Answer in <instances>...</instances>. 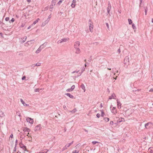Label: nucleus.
Listing matches in <instances>:
<instances>
[{
	"label": "nucleus",
	"mask_w": 153,
	"mask_h": 153,
	"mask_svg": "<svg viewBox=\"0 0 153 153\" xmlns=\"http://www.w3.org/2000/svg\"><path fill=\"white\" fill-rule=\"evenodd\" d=\"M152 22L153 23V19H152Z\"/></svg>",
	"instance_id": "nucleus-64"
},
{
	"label": "nucleus",
	"mask_w": 153,
	"mask_h": 153,
	"mask_svg": "<svg viewBox=\"0 0 153 153\" xmlns=\"http://www.w3.org/2000/svg\"><path fill=\"white\" fill-rule=\"evenodd\" d=\"M111 112L114 114H115L117 112L116 107H113L111 109Z\"/></svg>",
	"instance_id": "nucleus-14"
},
{
	"label": "nucleus",
	"mask_w": 153,
	"mask_h": 153,
	"mask_svg": "<svg viewBox=\"0 0 153 153\" xmlns=\"http://www.w3.org/2000/svg\"><path fill=\"white\" fill-rule=\"evenodd\" d=\"M104 114V112L102 110V111H101V116L102 117H103Z\"/></svg>",
	"instance_id": "nucleus-43"
},
{
	"label": "nucleus",
	"mask_w": 153,
	"mask_h": 153,
	"mask_svg": "<svg viewBox=\"0 0 153 153\" xmlns=\"http://www.w3.org/2000/svg\"><path fill=\"white\" fill-rule=\"evenodd\" d=\"M25 77H26L25 76H23L22 78V80H23L25 79Z\"/></svg>",
	"instance_id": "nucleus-50"
},
{
	"label": "nucleus",
	"mask_w": 153,
	"mask_h": 153,
	"mask_svg": "<svg viewBox=\"0 0 153 153\" xmlns=\"http://www.w3.org/2000/svg\"><path fill=\"white\" fill-rule=\"evenodd\" d=\"M49 22V21L47 19L46 21L43 22L42 24V27L44 26L46 24H47Z\"/></svg>",
	"instance_id": "nucleus-19"
},
{
	"label": "nucleus",
	"mask_w": 153,
	"mask_h": 153,
	"mask_svg": "<svg viewBox=\"0 0 153 153\" xmlns=\"http://www.w3.org/2000/svg\"><path fill=\"white\" fill-rule=\"evenodd\" d=\"M41 125L40 124H38L37 125L35 128L34 131H39L41 129Z\"/></svg>",
	"instance_id": "nucleus-8"
},
{
	"label": "nucleus",
	"mask_w": 153,
	"mask_h": 153,
	"mask_svg": "<svg viewBox=\"0 0 153 153\" xmlns=\"http://www.w3.org/2000/svg\"><path fill=\"white\" fill-rule=\"evenodd\" d=\"M48 151V150L45 149L43 150V152H41V153H47Z\"/></svg>",
	"instance_id": "nucleus-29"
},
{
	"label": "nucleus",
	"mask_w": 153,
	"mask_h": 153,
	"mask_svg": "<svg viewBox=\"0 0 153 153\" xmlns=\"http://www.w3.org/2000/svg\"><path fill=\"white\" fill-rule=\"evenodd\" d=\"M69 39L68 38H65L61 39V40H58L57 42V43L58 44H60L63 42H66Z\"/></svg>",
	"instance_id": "nucleus-6"
},
{
	"label": "nucleus",
	"mask_w": 153,
	"mask_h": 153,
	"mask_svg": "<svg viewBox=\"0 0 153 153\" xmlns=\"http://www.w3.org/2000/svg\"><path fill=\"white\" fill-rule=\"evenodd\" d=\"M105 121L106 122H108L109 120V118L108 117H105L104 118Z\"/></svg>",
	"instance_id": "nucleus-35"
},
{
	"label": "nucleus",
	"mask_w": 153,
	"mask_h": 153,
	"mask_svg": "<svg viewBox=\"0 0 153 153\" xmlns=\"http://www.w3.org/2000/svg\"><path fill=\"white\" fill-rule=\"evenodd\" d=\"M23 130L24 132H29L30 131V130L28 128H27V127H24L23 129Z\"/></svg>",
	"instance_id": "nucleus-18"
},
{
	"label": "nucleus",
	"mask_w": 153,
	"mask_h": 153,
	"mask_svg": "<svg viewBox=\"0 0 153 153\" xmlns=\"http://www.w3.org/2000/svg\"><path fill=\"white\" fill-rule=\"evenodd\" d=\"M79 152V150H75L73 151L72 153H78Z\"/></svg>",
	"instance_id": "nucleus-30"
},
{
	"label": "nucleus",
	"mask_w": 153,
	"mask_h": 153,
	"mask_svg": "<svg viewBox=\"0 0 153 153\" xmlns=\"http://www.w3.org/2000/svg\"><path fill=\"white\" fill-rule=\"evenodd\" d=\"M110 125H113V124H114V122H113V121H110Z\"/></svg>",
	"instance_id": "nucleus-46"
},
{
	"label": "nucleus",
	"mask_w": 153,
	"mask_h": 153,
	"mask_svg": "<svg viewBox=\"0 0 153 153\" xmlns=\"http://www.w3.org/2000/svg\"><path fill=\"white\" fill-rule=\"evenodd\" d=\"M51 18V15H50L48 17V18L47 19V20H48L49 21H50V19Z\"/></svg>",
	"instance_id": "nucleus-42"
},
{
	"label": "nucleus",
	"mask_w": 153,
	"mask_h": 153,
	"mask_svg": "<svg viewBox=\"0 0 153 153\" xmlns=\"http://www.w3.org/2000/svg\"><path fill=\"white\" fill-rule=\"evenodd\" d=\"M128 22L129 24V25H131V23H132V21L131 19H128Z\"/></svg>",
	"instance_id": "nucleus-36"
},
{
	"label": "nucleus",
	"mask_w": 153,
	"mask_h": 153,
	"mask_svg": "<svg viewBox=\"0 0 153 153\" xmlns=\"http://www.w3.org/2000/svg\"><path fill=\"white\" fill-rule=\"evenodd\" d=\"M20 101L24 106H29V104H27L25 103V102L23 101V100L22 99H20Z\"/></svg>",
	"instance_id": "nucleus-20"
},
{
	"label": "nucleus",
	"mask_w": 153,
	"mask_h": 153,
	"mask_svg": "<svg viewBox=\"0 0 153 153\" xmlns=\"http://www.w3.org/2000/svg\"><path fill=\"white\" fill-rule=\"evenodd\" d=\"M46 44V45L47 44V42H45L43 44L41 45L39 48L37 49V50L36 51V53H39L42 50V49L43 48H44L46 46V45H44V44Z\"/></svg>",
	"instance_id": "nucleus-1"
},
{
	"label": "nucleus",
	"mask_w": 153,
	"mask_h": 153,
	"mask_svg": "<svg viewBox=\"0 0 153 153\" xmlns=\"http://www.w3.org/2000/svg\"><path fill=\"white\" fill-rule=\"evenodd\" d=\"M121 119H122V120H120V121L119 122H121V121H123V120H124V119L123 118H121Z\"/></svg>",
	"instance_id": "nucleus-56"
},
{
	"label": "nucleus",
	"mask_w": 153,
	"mask_h": 153,
	"mask_svg": "<svg viewBox=\"0 0 153 153\" xmlns=\"http://www.w3.org/2000/svg\"><path fill=\"white\" fill-rule=\"evenodd\" d=\"M30 27H31V26H29V27H28L27 29H30Z\"/></svg>",
	"instance_id": "nucleus-63"
},
{
	"label": "nucleus",
	"mask_w": 153,
	"mask_h": 153,
	"mask_svg": "<svg viewBox=\"0 0 153 153\" xmlns=\"http://www.w3.org/2000/svg\"><path fill=\"white\" fill-rule=\"evenodd\" d=\"M140 4H141V3H142V1H143V0H140Z\"/></svg>",
	"instance_id": "nucleus-60"
},
{
	"label": "nucleus",
	"mask_w": 153,
	"mask_h": 153,
	"mask_svg": "<svg viewBox=\"0 0 153 153\" xmlns=\"http://www.w3.org/2000/svg\"><path fill=\"white\" fill-rule=\"evenodd\" d=\"M79 71H74L73 72H72L71 73L72 74H75V73H78V72Z\"/></svg>",
	"instance_id": "nucleus-41"
},
{
	"label": "nucleus",
	"mask_w": 153,
	"mask_h": 153,
	"mask_svg": "<svg viewBox=\"0 0 153 153\" xmlns=\"http://www.w3.org/2000/svg\"><path fill=\"white\" fill-rule=\"evenodd\" d=\"M22 148H23L25 150H26V147L25 146H23Z\"/></svg>",
	"instance_id": "nucleus-44"
},
{
	"label": "nucleus",
	"mask_w": 153,
	"mask_h": 153,
	"mask_svg": "<svg viewBox=\"0 0 153 153\" xmlns=\"http://www.w3.org/2000/svg\"><path fill=\"white\" fill-rule=\"evenodd\" d=\"M76 111V109L75 108L74 109H73V110L71 111H69L70 112L72 113H74Z\"/></svg>",
	"instance_id": "nucleus-27"
},
{
	"label": "nucleus",
	"mask_w": 153,
	"mask_h": 153,
	"mask_svg": "<svg viewBox=\"0 0 153 153\" xmlns=\"http://www.w3.org/2000/svg\"><path fill=\"white\" fill-rule=\"evenodd\" d=\"M132 28H133L134 29H136V27L135 26L134 24V23H132Z\"/></svg>",
	"instance_id": "nucleus-38"
},
{
	"label": "nucleus",
	"mask_w": 153,
	"mask_h": 153,
	"mask_svg": "<svg viewBox=\"0 0 153 153\" xmlns=\"http://www.w3.org/2000/svg\"><path fill=\"white\" fill-rule=\"evenodd\" d=\"M81 88L83 89L84 91V92H85V87L83 84L82 83L81 85L80 86Z\"/></svg>",
	"instance_id": "nucleus-22"
},
{
	"label": "nucleus",
	"mask_w": 153,
	"mask_h": 153,
	"mask_svg": "<svg viewBox=\"0 0 153 153\" xmlns=\"http://www.w3.org/2000/svg\"><path fill=\"white\" fill-rule=\"evenodd\" d=\"M149 151L151 152H152L153 150V148L152 147H150L148 149Z\"/></svg>",
	"instance_id": "nucleus-31"
},
{
	"label": "nucleus",
	"mask_w": 153,
	"mask_h": 153,
	"mask_svg": "<svg viewBox=\"0 0 153 153\" xmlns=\"http://www.w3.org/2000/svg\"><path fill=\"white\" fill-rule=\"evenodd\" d=\"M25 26V24H22L21 25V27H23Z\"/></svg>",
	"instance_id": "nucleus-55"
},
{
	"label": "nucleus",
	"mask_w": 153,
	"mask_h": 153,
	"mask_svg": "<svg viewBox=\"0 0 153 153\" xmlns=\"http://www.w3.org/2000/svg\"><path fill=\"white\" fill-rule=\"evenodd\" d=\"M63 108H64V109L66 108V106H65V105H64V106H63Z\"/></svg>",
	"instance_id": "nucleus-62"
},
{
	"label": "nucleus",
	"mask_w": 153,
	"mask_h": 153,
	"mask_svg": "<svg viewBox=\"0 0 153 153\" xmlns=\"http://www.w3.org/2000/svg\"><path fill=\"white\" fill-rule=\"evenodd\" d=\"M26 120L27 122L30 123V124H33V119L30 117H27L26 118Z\"/></svg>",
	"instance_id": "nucleus-7"
},
{
	"label": "nucleus",
	"mask_w": 153,
	"mask_h": 153,
	"mask_svg": "<svg viewBox=\"0 0 153 153\" xmlns=\"http://www.w3.org/2000/svg\"><path fill=\"white\" fill-rule=\"evenodd\" d=\"M116 72L117 73L118 72V71L116 70V68H113L112 69V72L113 73H114V75H115V72Z\"/></svg>",
	"instance_id": "nucleus-23"
},
{
	"label": "nucleus",
	"mask_w": 153,
	"mask_h": 153,
	"mask_svg": "<svg viewBox=\"0 0 153 153\" xmlns=\"http://www.w3.org/2000/svg\"><path fill=\"white\" fill-rule=\"evenodd\" d=\"M80 45V42L78 41L74 43V48L79 47Z\"/></svg>",
	"instance_id": "nucleus-11"
},
{
	"label": "nucleus",
	"mask_w": 153,
	"mask_h": 153,
	"mask_svg": "<svg viewBox=\"0 0 153 153\" xmlns=\"http://www.w3.org/2000/svg\"><path fill=\"white\" fill-rule=\"evenodd\" d=\"M75 49V53L76 54H79L81 53V50L79 48H74Z\"/></svg>",
	"instance_id": "nucleus-17"
},
{
	"label": "nucleus",
	"mask_w": 153,
	"mask_h": 153,
	"mask_svg": "<svg viewBox=\"0 0 153 153\" xmlns=\"http://www.w3.org/2000/svg\"><path fill=\"white\" fill-rule=\"evenodd\" d=\"M129 62V57L128 56H126L125 57L124 61V63L125 64H128Z\"/></svg>",
	"instance_id": "nucleus-9"
},
{
	"label": "nucleus",
	"mask_w": 153,
	"mask_h": 153,
	"mask_svg": "<svg viewBox=\"0 0 153 153\" xmlns=\"http://www.w3.org/2000/svg\"><path fill=\"white\" fill-rule=\"evenodd\" d=\"M99 143V142L96 141H93L92 142V143L94 144H95L97 143Z\"/></svg>",
	"instance_id": "nucleus-40"
},
{
	"label": "nucleus",
	"mask_w": 153,
	"mask_h": 153,
	"mask_svg": "<svg viewBox=\"0 0 153 153\" xmlns=\"http://www.w3.org/2000/svg\"><path fill=\"white\" fill-rule=\"evenodd\" d=\"M3 123H0V126H2L3 125Z\"/></svg>",
	"instance_id": "nucleus-59"
},
{
	"label": "nucleus",
	"mask_w": 153,
	"mask_h": 153,
	"mask_svg": "<svg viewBox=\"0 0 153 153\" xmlns=\"http://www.w3.org/2000/svg\"><path fill=\"white\" fill-rule=\"evenodd\" d=\"M39 20H40V19L39 18H38L36 21L33 22V24L34 25H35L38 22Z\"/></svg>",
	"instance_id": "nucleus-26"
},
{
	"label": "nucleus",
	"mask_w": 153,
	"mask_h": 153,
	"mask_svg": "<svg viewBox=\"0 0 153 153\" xmlns=\"http://www.w3.org/2000/svg\"><path fill=\"white\" fill-rule=\"evenodd\" d=\"M15 21V19L13 18H12V19L9 21L10 23H11V22H13Z\"/></svg>",
	"instance_id": "nucleus-39"
},
{
	"label": "nucleus",
	"mask_w": 153,
	"mask_h": 153,
	"mask_svg": "<svg viewBox=\"0 0 153 153\" xmlns=\"http://www.w3.org/2000/svg\"><path fill=\"white\" fill-rule=\"evenodd\" d=\"M23 39H25V40H23L21 42V43H23L25 42L27 39V37L26 36H25L23 37Z\"/></svg>",
	"instance_id": "nucleus-25"
},
{
	"label": "nucleus",
	"mask_w": 153,
	"mask_h": 153,
	"mask_svg": "<svg viewBox=\"0 0 153 153\" xmlns=\"http://www.w3.org/2000/svg\"><path fill=\"white\" fill-rule=\"evenodd\" d=\"M144 10H145V15H146L147 14V10H148L147 7H145L144 8Z\"/></svg>",
	"instance_id": "nucleus-32"
},
{
	"label": "nucleus",
	"mask_w": 153,
	"mask_h": 153,
	"mask_svg": "<svg viewBox=\"0 0 153 153\" xmlns=\"http://www.w3.org/2000/svg\"><path fill=\"white\" fill-rule=\"evenodd\" d=\"M42 90V89H39V88L36 89L35 90V92H40V91L41 90Z\"/></svg>",
	"instance_id": "nucleus-33"
},
{
	"label": "nucleus",
	"mask_w": 153,
	"mask_h": 153,
	"mask_svg": "<svg viewBox=\"0 0 153 153\" xmlns=\"http://www.w3.org/2000/svg\"><path fill=\"white\" fill-rule=\"evenodd\" d=\"M41 63H40L38 62L35 64L36 66H39L41 65Z\"/></svg>",
	"instance_id": "nucleus-37"
},
{
	"label": "nucleus",
	"mask_w": 153,
	"mask_h": 153,
	"mask_svg": "<svg viewBox=\"0 0 153 153\" xmlns=\"http://www.w3.org/2000/svg\"><path fill=\"white\" fill-rule=\"evenodd\" d=\"M100 114H99V113H98L97 114V117H98V118H99L100 117Z\"/></svg>",
	"instance_id": "nucleus-47"
},
{
	"label": "nucleus",
	"mask_w": 153,
	"mask_h": 153,
	"mask_svg": "<svg viewBox=\"0 0 153 153\" xmlns=\"http://www.w3.org/2000/svg\"><path fill=\"white\" fill-rule=\"evenodd\" d=\"M116 96L115 94L114 93L112 94L111 96L109 97L108 100H111L112 99H115Z\"/></svg>",
	"instance_id": "nucleus-16"
},
{
	"label": "nucleus",
	"mask_w": 153,
	"mask_h": 153,
	"mask_svg": "<svg viewBox=\"0 0 153 153\" xmlns=\"http://www.w3.org/2000/svg\"><path fill=\"white\" fill-rule=\"evenodd\" d=\"M34 40H32L30 41H28L25 43V45L27 47L30 45L34 43Z\"/></svg>",
	"instance_id": "nucleus-5"
},
{
	"label": "nucleus",
	"mask_w": 153,
	"mask_h": 153,
	"mask_svg": "<svg viewBox=\"0 0 153 153\" xmlns=\"http://www.w3.org/2000/svg\"><path fill=\"white\" fill-rule=\"evenodd\" d=\"M74 143V141H72L71 143H68L66 144L65 146L62 149V151H63L68 149V148L73 144Z\"/></svg>",
	"instance_id": "nucleus-3"
},
{
	"label": "nucleus",
	"mask_w": 153,
	"mask_h": 153,
	"mask_svg": "<svg viewBox=\"0 0 153 153\" xmlns=\"http://www.w3.org/2000/svg\"><path fill=\"white\" fill-rule=\"evenodd\" d=\"M76 0H73L72 1V3L71 5V6L72 8H74L76 5Z\"/></svg>",
	"instance_id": "nucleus-15"
},
{
	"label": "nucleus",
	"mask_w": 153,
	"mask_h": 153,
	"mask_svg": "<svg viewBox=\"0 0 153 153\" xmlns=\"http://www.w3.org/2000/svg\"><path fill=\"white\" fill-rule=\"evenodd\" d=\"M153 91V88L151 89L149 91V92H151Z\"/></svg>",
	"instance_id": "nucleus-53"
},
{
	"label": "nucleus",
	"mask_w": 153,
	"mask_h": 153,
	"mask_svg": "<svg viewBox=\"0 0 153 153\" xmlns=\"http://www.w3.org/2000/svg\"><path fill=\"white\" fill-rule=\"evenodd\" d=\"M13 134H11L10 136V137L11 138H13Z\"/></svg>",
	"instance_id": "nucleus-52"
},
{
	"label": "nucleus",
	"mask_w": 153,
	"mask_h": 153,
	"mask_svg": "<svg viewBox=\"0 0 153 153\" xmlns=\"http://www.w3.org/2000/svg\"><path fill=\"white\" fill-rule=\"evenodd\" d=\"M84 131L85 132H88V131L87 130H86V129H84Z\"/></svg>",
	"instance_id": "nucleus-61"
},
{
	"label": "nucleus",
	"mask_w": 153,
	"mask_h": 153,
	"mask_svg": "<svg viewBox=\"0 0 153 153\" xmlns=\"http://www.w3.org/2000/svg\"><path fill=\"white\" fill-rule=\"evenodd\" d=\"M55 5H53V4H51V5H50V9H52L53 7V6H54ZM50 11H52V10H50Z\"/></svg>",
	"instance_id": "nucleus-34"
},
{
	"label": "nucleus",
	"mask_w": 153,
	"mask_h": 153,
	"mask_svg": "<svg viewBox=\"0 0 153 153\" xmlns=\"http://www.w3.org/2000/svg\"><path fill=\"white\" fill-rule=\"evenodd\" d=\"M119 53H120V49H118L117 51Z\"/></svg>",
	"instance_id": "nucleus-57"
},
{
	"label": "nucleus",
	"mask_w": 153,
	"mask_h": 153,
	"mask_svg": "<svg viewBox=\"0 0 153 153\" xmlns=\"http://www.w3.org/2000/svg\"><path fill=\"white\" fill-rule=\"evenodd\" d=\"M35 66V64H33L31 65V67L33 68Z\"/></svg>",
	"instance_id": "nucleus-51"
},
{
	"label": "nucleus",
	"mask_w": 153,
	"mask_h": 153,
	"mask_svg": "<svg viewBox=\"0 0 153 153\" xmlns=\"http://www.w3.org/2000/svg\"><path fill=\"white\" fill-rule=\"evenodd\" d=\"M27 2L30 3L31 2V0H27Z\"/></svg>",
	"instance_id": "nucleus-58"
},
{
	"label": "nucleus",
	"mask_w": 153,
	"mask_h": 153,
	"mask_svg": "<svg viewBox=\"0 0 153 153\" xmlns=\"http://www.w3.org/2000/svg\"><path fill=\"white\" fill-rule=\"evenodd\" d=\"M117 108L119 109H120L121 107L122 104L121 103L120 101L118 99L117 100Z\"/></svg>",
	"instance_id": "nucleus-10"
},
{
	"label": "nucleus",
	"mask_w": 153,
	"mask_h": 153,
	"mask_svg": "<svg viewBox=\"0 0 153 153\" xmlns=\"http://www.w3.org/2000/svg\"><path fill=\"white\" fill-rule=\"evenodd\" d=\"M111 9V4H110L109 2V3L108 4V7L107 8V12H108V14L110 13Z\"/></svg>",
	"instance_id": "nucleus-13"
},
{
	"label": "nucleus",
	"mask_w": 153,
	"mask_h": 153,
	"mask_svg": "<svg viewBox=\"0 0 153 153\" xmlns=\"http://www.w3.org/2000/svg\"><path fill=\"white\" fill-rule=\"evenodd\" d=\"M62 0H60L58 3V4L59 5L61 4V3H62Z\"/></svg>",
	"instance_id": "nucleus-49"
},
{
	"label": "nucleus",
	"mask_w": 153,
	"mask_h": 153,
	"mask_svg": "<svg viewBox=\"0 0 153 153\" xmlns=\"http://www.w3.org/2000/svg\"><path fill=\"white\" fill-rule=\"evenodd\" d=\"M9 19V18L8 17H7L5 18V20L6 21H7Z\"/></svg>",
	"instance_id": "nucleus-45"
},
{
	"label": "nucleus",
	"mask_w": 153,
	"mask_h": 153,
	"mask_svg": "<svg viewBox=\"0 0 153 153\" xmlns=\"http://www.w3.org/2000/svg\"><path fill=\"white\" fill-rule=\"evenodd\" d=\"M56 2V0H53L52 1L51 4L55 5Z\"/></svg>",
	"instance_id": "nucleus-28"
},
{
	"label": "nucleus",
	"mask_w": 153,
	"mask_h": 153,
	"mask_svg": "<svg viewBox=\"0 0 153 153\" xmlns=\"http://www.w3.org/2000/svg\"><path fill=\"white\" fill-rule=\"evenodd\" d=\"M106 26H107V28H108V29H109V25H108V24L107 23H106Z\"/></svg>",
	"instance_id": "nucleus-48"
},
{
	"label": "nucleus",
	"mask_w": 153,
	"mask_h": 153,
	"mask_svg": "<svg viewBox=\"0 0 153 153\" xmlns=\"http://www.w3.org/2000/svg\"><path fill=\"white\" fill-rule=\"evenodd\" d=\"M88 23L89 30L91 32H92L93 31L94 26L93 23L91 21V19H89V20Z\"/></svg>",
	"instance_id": "nucleus-2"
},
{
	"label": "nucleus",
	"mask_w": 153,
	"mask_h": 153,
	"mask_svg": "<svg viewBox=\"0 0 153 153\" xmlns=\"http://www.w3.org/2000/svg\"><path fill=\"white\" fill-rule=\"evenodd\" d=\"M75 88V86L74 85H73L71 87V88L67 89L66 91L67 92H71Z\"/></svg>",
	"instance_id": "nucleus-12"
},
{
	"label": "nucleus",
	"mask_w": 153,
	"mask_h": 153,
	"mask_svg": "<svg viewBox=\"0 0 153 153\" xmlns=\"http://www.w3.org/2000/svg\"><path fill=\"white\" fill-rule=\"evenodd\" d=\"M103 107L102 104V103H101L100 106V108H102Z\"/></svg>",
	"instance_id": "nucleus-54"
},
{
	"label": "nucleus",
	"mask_w": 153,
	"mask_h": 153,
	"mask_svg": "<svg viewBox=\"0 0 153 153\" xmlns=\"http://www.w3.org/2000/svg\"><path fill=\"white\" fill-rule=\"evenodd\" d=\"M152 123L151 122H148L145 124V127L146 128L148 129L152 128Z\"/></svg>",
	"instance_id": "nucleus-4"
},
{
	"label": "nucleus",
	"mask_w": 153,
	"mask_h": 153,
	"mask_svg": "<svg viewBox=\"0 0 153 153\" xmlns=\"http://www.w3.org/2000/svg\"><path fill=\"white\" fill-rule=\"evenodd\" d=\"M82 72H80V73H79V74H77L76 75V76H73V78H77L79 76H80L82 74Z\"/></svg>",
	"instance_id": "nucleus-24"
},
{
	"label": "nucleus",
	"mask_w": 153,
	"mask_h": 153,
	"mask_svg": "<svg viewBox=\"0 0 153 153\" xmlns=\"http://www.w3.org/2000/svg\"><path fill=\"white\" fill-rule=\"evenodd\" d=\"M65 95L68 96L71 98L73 99L74 98V96L70 93H66L65 94Z\"/></svg>",
	"instance_id": "nucleus-21"
}]
</instances>
